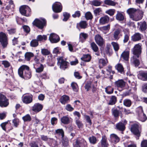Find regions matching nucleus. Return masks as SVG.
I'll return each mask as SVG.
<instances>
[{
	"mask_svg": "<svg viewBox=\"0 0 147 147\" xmlns=\"http://www.w3.org/2000/svg\"><path fill=\"white\" fill-rule=\"evenodd\" d=\"M18 73L19 76L25 80L30 78L32 76L29 67L27 65H23L18 69Z\"/></svg>",
	"mask_w": 147,
	"mask_h": 147,
	"instance_id": "obj_1",
	"label": "nucleus"
},
{
	"mask_svg": "<svg viewBox=\"0 0 147 147\" xmlns=\"http://www.w3.org/2000/svg\"><path fill=\"white\" fill-rule=\"evenodd\" d=\"M34 26H35L40 29H42L44 27L47 25V21L45 18L40 20L37 18L35 19L32 22Z\"/></svg>",
	"mask_w": 147,
	"mask_h": 147,
	"instance_id": "obj_2",
	"label": "nucleus"
},
{
	"mask_svg": "<svg viewBox=\"0 0 147 147\" xmlns=\"http://www.w3.org/2000/svg\"><path fill=\"white\" fill-rule=\"evenodd\" d=\"M0 43L3 48H6L8 44L7 34L3 32H0Z\"/></svg>",
	"mask_w": 147,
	"mask_h": 147,
	"instance_id": "obj_3",
	"label": "nucleus"
},
{
	"mask_svg": "<svg viewBox=\"0 0 147 147\" xmlns=\"http://www.w3.org/2000/svg\"><path fill=\"white\" fill-rule=\"evenodd\" d=\"M58 61L57 64L60 65V68L63 70H65L68 68L69 63L64 60L62 57H60L57 58Z\"/></svg>",
	"mask_w": 147,
	"mask_h": 147,
	"instance_id": "obj_4",
	"label": "nucleus"
},
{
	"mask_svg": "<svg viewBox=\"0 0 147 147\" xmlns=\"http://www.w3.org/2000/svg\"><path fill=\"white\" fill-rule=\"evenodd\" d=\"M19 10L20 13L23 16L28 17L31 15V9L28 6H22L20 7Z\"/></svg>",
	"mask_w": 147,
	"mask_h": 147,
	"instance_id": "obj_5",
	"label": "nucleus"
},
{
	"mask_svg": "<svg viewBox=\"0 0 147 147\" xmlns=\"http://www.w3.org/2000/svg\"><path fill=\"white\" fill-rule=\"evenodd\" d=\"M9 104V99L5 95L0 93V107L2 108L6 107Z\"/></svg>",
	"mask_w": 147,
	"mask_h": 147,
	"instance_id": "obj_6",
	"label": "nucleus"
},
{
	"mask_svg": "<svg viewBox=\"0 0 147 147\" xmlns=\"http://www.w3.org/2000/svg\"><path fill=\"white\" fill-rule=\"evenodd\" d=\"M138 114V118L142 122L145 121L147 119V117L144 113L142 107H138L137 110Z\"/></svg>",
	"mask_w": 147,
	"mask_h": 147,
	"instance_id": "obj_7",
	"label": "nucleus"
},
{
	"mask_svg": "<svg viewBox=\"0 0 147 147\" xmlns=\"http://www.w3.org/2000/svg\"><path fill=\"white\" fill-rule=\"evenodd\" d=\"M127 123V121L125 120L120 122L116 124L115 129L119 131H123L125 130V125Z\"/></svg>",
	"mask_w": 147,
	"mask_h": 147,
	"instance_id": "obj_8",
	"label": "nucleus"
},
{
	"mask_svg": "<svg viewBox=\"0 0 147 147\" xmlns=\"http://www.w3.org/2000/svg\"><path fill=\"white\" fill-rule=\"evenodd\" d=\"M53 11L56 13L60 12L62 10V6L61 3L58 2L55 3L52 5Z\"/></svg>",
	"mask_w": 147,
	"mask_h": 147,
	"instance_id": "obj_9",
	"label": "nucleus"
},
{
	"mask_svg": "<svg viewBox=\"0 0 147 147\" xmlns=\"http://www.w3.org/2000/svg\"><path fill=\"white\" fill-rule=\"evenodd\" d=\"M139 125L136 123L134 124L131 125V131L135 135L138 137L140 136V133L139 130Z\"/></svg>",
	"mask_w": 147,
	"mask_h": 147,
	"instance_id": "obj_10",
	"label": "nucleus"
},
{
	"mask_svg": "<svg viewBox=\"0 0 147 147\" xmlns=\"http://www.w3.org/2000/svg\"><path fill=\"white\" fill-rule=\"evenodd\" d=\"M96 43L100 47H102L105 43L103 38L99 34H96L94 37Z\"/></svg>",
	"mask_w": 147,
	"mask_h": 147,
	"instance_id": "obj_11",
	"label": "nucleus"
},
{
	"mask_svg": "<svg viewBox=\"0 0 147 147\" xmlns=\"http://www.w3.org/2000/svg\"><path fill=\"white\" fill-rule=\"evenodd\" d=\"M49 39L52 43H56L60 40L59 36L57 34L54 33H51L50 34Z\"/></svg>",
	"mask_w": 147,
	"mask_h": 147,
	"instance_id": "obj_12",
	"label": "nucleus"
},
{
	"mask_svg": "<svg viewBox=\"0 0 147 147\" xmlns=\"http://www.w3.org/2000/svg\"><path fill=\"white\" fill-rule=\"evenodd\" d=\"M33 97L32 94L24 95L22 97V101L24 103L29 104L32 102Z\"/></svg>",
	"mask_w": 147,
	"mask_h": 147,
	"instance_id": "obj_13",
	"label": "nucleus"
},
{
	"mask_svg": "<svg viewBox=\"0 0 147 147\" xmlns=\"http://www.w3.org/2000/svg\"><path fill=\"white\" fill-rule=\"evenodd\" d=\"M100 144L98 143V147H108L109 144L107 141V138L105 135L102 136V138L100 142Z\"/></svg>",
	"mask_w": 147,
	"mask_h": 147,
	"instance_id": "obj_14",
	"label": "nucleus"
},
{
	"mask_svg": "<svg viewBox=\"0 0 147 147\" xmlns=\"http://www.w3.org/2000/svg\"><path fill=\"white\" fill-rule=\"evenodd\" d=\"M59 101L62 104L65 105L70 101V97L68 95H63L61 97Z\"/></svg>",
	"mask_w": 147,
	"mask_h": 147,
	"instance_id": "obj_15",
	"label": "nucleus"
},
{
	"mask_svg": "<svg viewBox=\"0 0 147 147\" xmlns=\"http://www.w3.org/2000/svg\"><path fill=\"white\" fill-rule=\"evenodd\" d=\"M43 108V105L39 103H36L34 104L32 108L33 111L36 113H38L41 111Z\"/></svg>",
	"mask_w": 147,
	"mask_h": 147,
	"instance_id": "obj_16",
	"label": "nucleus"
},
{
	"mask_svg": "<svg viewBox=\"0 0 147 147\" xmlns=\"http://www.w3.org/2000/svg\"><path fill=\"white\" fill-rule=\"evenodd\" d=\"M139 11L138 9H137L134 8H130L127 9V12L129 14L130 18L136 21L138 20H135L134 14L136 12Z\"/></svg>",
	"mask_w": 147,
	"mask_h": 147,
	"instance_id": "obj_17",
	"label": "nucleus"
},
{
	"mask_svg": "<svg viewBox=\"0 0 147 147\" xmlns=\"http://www.w3.org/2000/svg\"><path fill=\"white\" fill-rule=\"evenodd\" d=\"M141 52V50L139 45L136 44L135 45L133 49V53L137 58H139V55Z\"/></svg>",
	"mask_w": 147,
	"mask_h": 147,
	"instance_id": "obj_18",
	"label": "nucleus"
},
{
	"mask_svg": "<svg viewBox=\"0 0 147 147\" xmlns=\"http://www.w3.org/2000/svg\"><path fill=\"white\" fill-rule=\"evenodd\" d=\"M125 82L123 80H119L115 82L114 86L118 88H123L125 87Z\"/></svg>",
	"mask_w": 147,
	"mask_h": 147,
	"instance_id": "obj_19",
	"label": "nucleus"
},
{
	"mask_svg": "<svg viewBox=\"0 0 147 147\" xmlns=\"http://www.w3.org/2000/svg\"><path fill=\"white\" fill-rule=\"evenodd\" d=\"M75 147H87V144L85 141H80L76 140L74 145Z\"/></svg>",
	"mask_w": 147,
	"mask_h": 147,
	"instance_id": "obj_20",
	"label": "nucleus"
},
{
	"mask_svg": "<svg viewBox=\"0 0 147 147\" xmlns=\"http://www.w3.org/2000/svg\"><path fill=\"white\" fill-rule=\"evenodd\" d=\"M108 63V61L107 59H100L98 60V67L100 69L105 66Z\"/></svg>",
	"mask_w": 147,
	"mask_h": 147,
	"instance_id": "obj_21",
	"label": "nucleus"
},
{
	"mask_svg": "<svg viewBox=\"0 0 147 147\" xmlns=\"http://www.w3.org/2000/svg\"><path fill=\"white\" fill-rule=\"evenodd\" d=\"M109 21V18L107 15H105L100 18L99 22L101 25H104L108 23Z\"/></svg>",
	"mask_w": 147,
	"mask_h": 147,
	"instance_id": "obj_22",
	"label": "nucleus"
},
{
	"mask_svg": "<svg viewBox=\"0 0 147 147\" xmlns=\"http://www.w3.org/2000/svg\"><path fill=\"white\" fill-rule=\"evenodd\" d=\"M141 34L139 33H136L131 37V40L134 42H136L141 39Z\"/></svg>",
	"mask_w": 147,
	"mask_h": 147,
	"instance_id": "obj_23",
	"label": "nucleus"
},
{
	"mask_svg": "<svg viewBox=\"0 0 147 147\" xmlns=\"http://www.w3.org/2000/svg\"><path fill=\"white\" fill-rule=\"evenodd\" d=\"M112 115L115 118H118L119 114L121 113V111L118 110L117 108H113L111 109Z\"/></svg>",
	"mask_w": 147,
	"mask_h": 147,
	"instance_id": "obj_24",
	"label": "nucleus"
},
{
	"mask_svg": "<svg viewBox=\"0 0 147 147\" xmlns=\"http://www.w3.org/2000/svg\"><path fill=\"white\" fill-rule=\"evenodd\" d=\"M129 52L128 51H124L121 55V57L125 61L129 60Z\"/></svg>",
	"mask_w": 147,
	"mask_h": 147,
	"instance_id": "obj_25",
	"label": "nucleus"
},
{
	"mask_svg": "<svg viewBox=\"0 0 147 147\" xmlns=\"http://www.w3.org/2000/svg\"><path fill=\"white\" fill-rule=\"evenodd\" d=\"M91 59V57L90 55L88 54H83V56L81 58V59L85 62H88L90 61Z\"/></svg>",
	"mask_w": 147,
	"mask_h": 147,
	"instance_id": "obj_26",
	"label": "nucleus"
},
{
	"mask_svg": "<svg viewBox=\"0 0 147 147\" xmlns=\"http://www.w3.org/2000/svg\"><path fill=\"white\" fill-rule=\"evenodd\" d=\"M115 68L117 70L118 72L120 74H124L125 73L124 68L121 64L120 63L117 64L115 66Z\"/></svg>",
	"mask_w": 147,
	"mask_h": 147,
	"instance_id": "obj_27",
	"label": "nucleus"
},
{
	"mask_svg": "<svg viewBox=\"0 0 147 147\" xmlns=\"http://www.w3.org/2000/svg\"><path fill=\"white\" fill-rule=\"evenodd\" d=\"M117 101V97L114 95L112 96L110 98L108 104L109 105H115Z\"/></svg>",
	"mask_w": 147,
	"mask_h": 147,
	"instance_id": "obj_28",
	"label": "nucleus"
},
{
	"mask_svg": "<svg viewBox=\"0 0 147 147\" xmlns=\"http://www.w3.org/2000/svg\"><path fill=\"white\" fill-rule=\"evenodd\" d=\"M138 77L143 81H147V72L142 71L138 74Z\"/></svg>",
	"mask_w": 147,
	"mask_h": 147,
	"instance_id": "obj_29",
	"label": "nucleus"
},
{
	"mask_svg": "<svg viewBox=\"0 0 147 147\" xmlns=\"http://www.w3.org/2000/svg\"><path fill=\"white\" fill-rule=\"evenodd\" d=\"M61 122L65 125L69 124L70 123V120L67 116H63L61 119Z\"/></svg>",
	"mask_w": 147,
	"mask_h": 147,
	"instance_id": "obj_30",
	"label": "nucleus"
},
{
	"mask_svg": "<svg viewBox=\"0 0 147 147\" xmlns=\"http://www.w3.org/2000/svg\"><path fill=\"white\" fill-rule=\"evenodd\" d=\"M88 25V23L86 21H81L79 23L77 24V28L79 26L81 28L85 29L87 27Z\"/></svg>",
	"mask_w": 147,
	"mask_h": 147,
	"instance_id": "obj_31",
	"label": "nucleus"
},
{
	"mask_svg": "<svg viewBox=\"0 0 147 147\" xmlns=\"http://www.w3.org/2000/svg\"><path fill=\"white\" fill-rule=\"evenodd\" d=\"M110 138L111 140L114 141L115 143L119 142L120 140V138L117 135L115 134H112L110 135Z\"/></svg>",
	"mask_w": 147,
	"mask_h": 147,
	"instance_id": "obj_32",
	"label": "nucleus"
},
{
	"mask_svg": "<svg viewBox=\"0 0 147 147\" xmlns=\"http://www.w3.org/2000/svg\"><path fill=\"white\" fill-rule=\"evenodd\" d=\"M55 134L61 136V138L64 136V132L62 129H58L55 130Z\"/></svg>",
	"mask_w": 147,
	"mask_h": 147,
	"instance_id": "obj_33",
	"label": "nucleus"
},
{
	"mask_svg": "<svg viewBox=\"0 0 147 147\" xmlns=\"http://www.w3.org/2000/svg\"><path fill=\"white\" fill-rule=\"evenodd\" d=\"M25 60L27 61H29L31 58L34 57V54L30 52H27L25 54Z\"/></svg>",
	"mask_w": 147,
	"mask_h": 147,
	"instance_id": "obj_34",
	"label": "nucleus"
},
{
	"mask_svg": "<svg viewBox=\"0 0 147 147\" xmlns=\"http://www.w3.org/2000/svg\"><path fill=\"white\" fill-rule=\"evenodd\" d=\"M90 45L91 49L94 52H96L98 51V48L97 45L94 42H91L90 43Z\"/></svg>",
	"mask_w": 147,
	"mask_h": 147,
	"instance_id": "obj_35",
	"label": "nucleus"
},
{
	"mask_svg": "<svg viewBox=\"0 0 147 147\" xmlns=\"http://www.w3.org/2000/svg\"><path fill=\"white\" fill-rule=\"evenodd\" d=\"M116 18L117 20L119 21H123L124 19V17L122 13L119 11H117L116 16Z\"/></svg>",
	"mask_w": 147,
	"mask_h": 147,
	"instance_id": "obj_36",
	"label": "nucleus"
},
{
	"mask_svg": "<svg viewBox=\"0 0 147 147\" xmlns=\"http://www.w3.org/2000/svg\"><path fill=\"white\" fill-rule=\"evenodd\" d=\"M123 105L127 107H130L131 105L132 102L129 99H125L123 101Z\"/></svg>",
	"mask_w": 147,
	"mask_h": 147,
	"instance_id": "obj_37",
	"label": "nucleus"
},
{
	"mask_svg": "<svg viewBox=\"0 0 147 147\" xmlns=\"http://www.w3.org/2000/svg\"><path fill=\"white\" fill-rule=\"evenodd\" d=\"M37 39H32L30 42V46L32 47H36L38 45L39 43Z\"/></svg>",
	"mask_w": 147,
	"mask_h": 147,
	"instance_id": "obj_38",
	"label": "nucleus"
},
{
	"mask_svg": "<svg viewBox=\"0 0 147 147\" xmlns=\"http://www.w3.org/2000/svg\"><path fill=\"white\" fill-rule=\"evenodd\" d=\"M47 36L45 35H38L36 37V39L38 41H41L43 40L45 41L47 40Z\"/></svg>",
	"mask_w": 147,
	"mask_h": 147,
	"instance_id": "obj_39",
	"label": "nucleus"
},
{
	"mask_svg": "<svg viewBox=\"0 0 147 147\" xmlns=\"http://www.w3.org/2000/svg\"><path fill=\"white\" fill-rule=\"evenodd\" d=\"M15 7L13 1L10 0L9 2V4L6 7L5 9L9 10V9H14Z\"/></svg>",
	"mask_w": 147,
	"mask_h": 147,
	"instance_id": "obj_40",
	"label": "nucleus"
},
{
	"mask_svg": "<svg viewBox=\"0 0 147 147\" xmlns=\"http://www.w3.org/2000/svg\"><path fill=\"white\" fill-rule=\"evenodd\" d=\"M88 140L90 143L92 144H95L97 141L96 138L94 136L90 137L88 138Z\"/></svg>",
	"mask_w": 147,
	"mask_h": 147,
	"instance_id": "obj_41",
	"label": "nucleus"
},
{
	"mask_svg": "<svg viewBox=\"0 0 147 147\" xmlns=\"http://www.w3.org/2000/svg\"><path fill=\"white\" fill-rule=\"evenodd\" d=\"M111 45L110 44H107L106 45V47L105 49V52L106 54L108 55H111L112 53L111 52L110 48L111 47Z\"/></svg>",
	"mask_w": 147,
	"mask_h": 147,
	"instance_id": "obj_42",
	"label": "nucleus"
},
{
	"mask_svg": "<svg viewBox=\"0 0 147 147\" xmlns=\"http://www.w3.org/2000/svg\"><path fill=\"white\" fill-rule=\"evenodd\" d=\"M121 30L119 29H117L115 31L113 34L114 38L115 39L118 40L119 39L118 36Z\"/></svg>",
	"mask_w": 147,
	"mask_h": 147,
	"instance_id": "obj_43",
	"label": "nucleus"
},
{
	"mask_svg": "<svg viewBox=\"0 0 147 147\" xmlns=\"http://www.w3.org/2000/svg\"><path fill=\"white\" fill-rule=\"evenodd\" d=\"M24 122H30L31 121L32 118L30 115L27 114L22 117Z\"/></svg>",
	"mask_w": 147,
	"mask_h": 147,
	"instance_id": "obj_44",
	"label": "nucleus"
},
{
	"mask_svg": "<svg viewBox=\"0 0 147 147\" xmlns=\"http://www.w3.org/2000/svg\"><path fill=\"white\" fill-rule=\"evenodd\" d=\"M62 143L63 146L64 147H67L68 146L69 144V141L67 138H65L63 137V138H61Z\"/></svg>",
	"mask_w": 147,
	"mask_h": 147,
	"instance_id": "obj_45",
	"label": "nucleus"
},
{
	"mask_svg": "<svg viewBox=\"0 0 147 147\" xmlns=\"http://www.w3.org/2000/svg\"><path fill=\"white\" fill-rule=\"evenodd\" d=\"M71 86L73 90L77 92L78 90V84L76 83L73 82L71 84Z\"/></svg>",
	"mask_w": 147,
	"mask_h": 147,
	"instance_id": "obj_46",
	"label": "nucleus"
},
{
	"mask_svg": "<svg viewBox=\"0 0 147 147\" xmlns=\"http://www.w3.org/2000/svg\"><path fill=\"white\" fill-rule=\"evenodd\" d=\"M10 121L8 120L7 121L2 123L0 125V126L1 127L2 129L6 132L7 131L6 128V125L7 124H8L9 122Z\"/></svg>",
	"mask_w": 147,
	"mask_h": 147,
	"instance_id": "obj_47",
	"label": "nucleus"
},
{
	"mask_svg": "<svg viewBox=\"0 0 147 147\" xmlns=\"http://www.w3.org/2000/svg\"><path fill=\"white\" fill-rule=\"evenodd\" d=\"M113 46L114 49L115 51H117L119 49V47L118 44L115 42H112L111 43Z\"/></svg>",
	"mask_w": 147,
	"mask_h": 147,
	"instance_id": "obj_48",
	"label": "nucleus"
},
{
	"mask_svg": "<svg viewBox=\"0 0 147 147\" xmlns=\"http://www.w3.org/2000/svg\"><path fill=\"white\" fill-rule=\"evenodd\" d=\"M114 89L111 86H108L105 88V92L108 94H111L113 92Z\"/></svg>",
	"mask_w": 147,
	"mask_h": 147,
	"instance_id": "obj_49",
	"label": "nucleus"
},
{
	"mask_svg": "<svg viewBox=\"0 0 147 147\" xmlns=\"http://www.w3.org/2000/svg\"><path fill=\"white\" fill-rule=\"evenodd\" d=\"M85 18L87 20H92L93 18V16L90 11H88L86 13L85 15Z\"/></svg>",
	"mask_w": 147,
	"mask_h": 147,
	"instance_id": "obj_50",
	"label": "nucleus"
},
{
	"mask_svg": "<svg viewBox=\"0 0 147 147\" xmlns=\"http://www.w3.org/2000/svg\"><path fill=\"white\" fill-rule=\"evenodd\" d=\"M63 16L64 18L63 20V21H67L69 18L70 15V14L67 12H64L63 13Z\"/></svg>",
	"mask_w": 147,
	"mask_h": 147,
	"instance_id": "obj_51",
	"label": "nucleus"
},
{
	"mask_svg": "<svg viewBox=\"0 0 147 147\" xmlns=\"http://www.w3.org/2000/svg\"><path fill=\"white\" fill-rule=\"evenodd\" d=\"M19 119L17 118H15L12 120V123L13 124L14 126L15 127H17L19 124Z\"/></svg>",
	"mask_w": 147,
	"mask_h": 147,
	"instance_id": "obj_52",
	"label": "nucleus"
},
{
	"mask_svg": "<svg viewBox=\"0 0 147 147\" xmlns=\"http://www.w3.org/2000/svg\"><path fill=\"white\" fill-rule=\"evenodd\" d=\"M104 3L105 4L109 5L115 6V3L111 0H105Z\"/></svg>",
	"mask_w": 147,
	"mask_h": 147,
	"instance_id": "obj_53",
	"label": "nucleus"
},
{
	"mask_svg": "<svg viewBox=\"0 0 147 147\" xmlns=\"http://www.w3.org/2000/svg\"><path fill=\"white\" fill-rule=\"evenodd\" d=\"M115 10L114 9H110L106 11V13L109 14L111 16H112L114 15L115 13Z\"/></svg>",
	"mask_w": 147,
	"mask_h": 147,
	"instance_id": "obj_54",
	"label": "nucleus"
},
{
	"mask_svg": "<svg viewBox=\"0 0 147 147\" xmlns=\"http://www.w3.org/2000/svg\"><path fill=\"white\" fill-rule=\"evenodd\" d=\"M130 34L129 32L124 33V39L123 40L124 43H126L127 42L129 39Z\"/></svg>",
	"mask_w": 147,
	"mask_h": 147,
	"instance_id": "obj_55",
	"label": "nucleus"
},
{
	"mask_svg": "<svg viewBox=\"0 0 147 147\" xmlns=\"http://www.w3.org/2000/svg\"><path fill=\"white\" fill-rule=\"evenodd\" d=\"M8 33L9 35H12L16 33V29L15 28H11L7 29Z\"/></svg>",
	"mask_w": 147,
	"mask_h": 147,
	"instance_id": "obj_56",
	"label": "nucleus"
},
{
	"mask_svg": "<svg viewBox=\"0 0 147 147\" xmlns=\"http://www.w3.org/2000/svg\"><path fill=\"white\" fill-rule=\"evenodd\" d=\"M92 85V82L89 81L88 82L85 86V88L87 91H88L90 90Z\"/></svg>",
	"mask_w": 147,
	"mask_h": 147,
	"instance_id": "obj_57",
	"label": "nucleus"
},
{
	"mask_svg": "<svg viewBox=\"0 0 147 147\" xmlns=\"http://www.w3.org/2000/svg\"><path fill=\"white\" fill-rule=\"evenodd\" d=\"M133 63L135 66L137 67L140 65V62L138 59L136 58L135 57H133Z\"/></svg>",
	"mask_w": 147,
	"mask_h": 147,
	"instance_id": "obj_58",
	"label": "nucleus"
},
{
	"mask_svg": "<svg viewBox=\"0 0 147 147\" xmlns=\"http://www.w3.org/2000/svg\"><path fill=\"white\" fill-rule=\"evenodd\" d=\"M65 109L66 110L69 112H71L74 109L70 104H67L65 106Z\"/></svg>",
	"mask_w": 147,
	"mask_h": 147,
	"instance_id": "obj_59",
	"label": "nucleus"
},
{
	"mask_svg": "<svg viewBox=\"0 0 147 147\" xmlns=\"http://www.w3.org/2000/svg\"><path fill=\"white\" fill-rule=\"evenodd\" d=\"M40 78L42 79L46 80L47 79H49V76L47 75V73L45 72L42 73L40 76Z\"/></svg>",
	"mask_w": 147,
	"mask_h": 147,
	"instance_id": "obj_60",
	"label": "nucleus"
},
{
	"mask_svg": "<svg viewBox=\"0 0 147 147\" xmlns=\"http://www.w3.org/2000/svg\"><path fill=\"white\" fill-rule=\"evenodd\" d=\"M41 52L43 55H47L50 53V52L48 49H42Z\"/></svg>",
	"mask_w": 147,
	"mask_h": 147,
	"instance_id": "obj_61",
	"label": "nucleus"
},
{
	"mask_svg": "<svg viewBox=\"0 0 147 147\" xmlns=\"http://www.w3.org/2000/svg\"><path fill=\"white\" fill-rule=\"evenodd\" d=\"M47 63L48 65L51 66H53L55 64V61L54 59H51L47 60Z\"/></svg>",
	"mask_w": 147,
	"mask_h": 147,
	"instance_id": "obj_62",
	"label": "nucleus"
},
{
	"mask_svg": "<svg viewBox=\"0 0 147 147\" xmlns=\"http://www.w3.org/2000/svg\"><path fill=\"white\" fill-rule=\"evenodd\" d=\"M22 28L24 29V31L27 34H28L30 31V27L27 25L23 26Z\"/></svg>",
	"mask_w": 147,
	"mask_h": 147,
	"instance_id": "obj_63",
	"label": "nucleus"
},
{
	"mask_svg": "<svg viewBox=\"0 0 147 147\" xmlns=\"http://www.w3.org/2000/svg\"><path fill=\"white\" fill-rule=\"evenodd\" d=\"M141 147H147V140L143 139L141 142Z\"/></svg>",
	"mask_w": 147,
	"mask_h": 147,
	"instance_id": "obj_64",
	"label": "nucleus"
}]
</instances>
